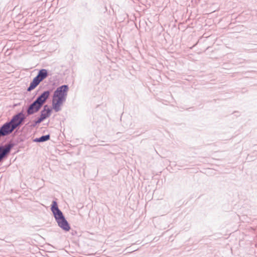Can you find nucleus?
I'll use <instances>...</instances> for the list:
<instances>
[{
  "label": "nucleus",
  "mask_w": 257,
  "mask_h": 257,
  "mask_svg": "<svg viewBox=\"0 0 257 257\" xmlns=\"http://www.w3.org/2000/svg\"><path fill=\"white\" fill-rule=\"evenodd\" d=\"M49 75H51V73L48 70L46 69H41L39 70L36 76L42 82Z\"/></svg>",
  "instance_id": "6e6552de"
},
{
  "label": "nucleus",
  "mask_w": 257,
  "mask_h": 257,
  "mask_svg": "<svg viewBox=\"0 0 257 257\" xmlns=\"http://www.w3.org/2000/svg\"><path fill=\"white\" fill-rule=\"evenodd\" d=\"M17 146L14 141L11 140L5 145L0 146V154L4 158L6 159L10 154L12 149Z\"/></svg>",
  "instance_id": "39448f33"
},
{
  "label": "nucleus",
  "mask_w": 257,
  "mask_h": 257,
  "mask_svg": "<svg viewBox=\"0 0 257 257\" xmlns=\"http://www.w3.org/2000/svg\"><path fill=\"white\" fill-rule=\"evenodd\" d=\"M43 106L35 99L32 103L27 104L26 107V114H24L26 117L33 115L39 112Z\"/></svg>",
  "instance_id": "20e7f679"
},
{
  "label": "nucleus",
  "mask_w": 257,
  "mask_h": 257,
  "mask_svg": "<svg viewBox=\"0 0 257 257\" xmlns=\"http://www.w3.org/2000/svg\"><path fill=\"white\" fill-rule=\"evenodd\" d=\"M40 82L41 81L36 76H35L31 81L29 86L27 87V91L30 92L34 90L39 85Z\"/></svg>",
  "instance_id": "1a4fd4ad"
},
{
  "label": "nucleus",
  "mask_w": 257,
  "mask_h": 257,
  "mask_svg": "<svg viewBox=\"0 0 257 257\" xmlns=\"http://www.w3.org/2000/svg\"><path fill=\"white\" fill-rule=\"evenodd\" d=\"M3 160H4V158L2 157V156L0 154V162L2 161Z\"/></svg>",
  "instance_id": "ddd939ff"
},
{
  "label": "nucleus",
  "mask_w": 257,
  "mask_h": 257,
  "mask_svg": "<svg viewBox=\"0 0 257 257\" xmlns=\"http://www.w3.org/2000/svg\"><path fill=\"white\" fill-rule=\"evenodd\" d=\"M53 106H49L48 104H45L43 106L42 109L40 112V115L38 117L42 121H44L46 119L49 117L53 111Z\"/></svg>",
  "instance_id": "423d86ee"
},
{
  "label": "nucleus",
  "mask_w": 257,
  "mask_h": 257,
  "mask_svg": "<svg viewBox=\"0 0 257 257\" xmlns=\"http://www.w3.org/2000/svg\"><path fill=\"white\" fill-rule=\"evenodd\" d=\"M43 122L38 117H37L35 119L33 120L32 123L30 124V122H28L26 124V126H29L31 128H34L36 127L37 125L40 124Z\"/></svg>",
  "instance_id": "9b49d317"
},
{
  "label": "nucleus",
  "mask_w": 257,
  "mask_h": 257,
  "mask_svg": "<svg viewBox=\"0 0 257 257\" xmlns=\"http://www.w3.org/2000/svg\"><path fill=\"white\" fill-rule=\"evenodd\" d=\"M50 139V135L47 134L45 135H42L40 137L36 138L33 140L34 142L36 143H43L46 142Z\"/></svg>",
  "instance_id": "9d476101"
},
{
  "label": "nucleus",
  "mask_w": 257,
  "mask_h": 257,
  "mask_svg": "<svg viewBox=\"0 0 257 257\" xmlns=\"http://www.w3.org/2000/svg\"><path fill=\"white\" fill-rule=\"evenodd\" d=\"M39 90H37L36 92H35V95L37 94Z\"/></svg>",
  "instance_id": "2eb2a0df"
},
{
  "label": "nucleus",
  "mask_w": 257,
  "mask_h": 257,
  "mask_svg": "<svg viewBox=\"0 0 257 257\" xmlns=\"http://www.w3.org/2000/svg\"><path fill=\"white\" fill-rule=\"evenodd\" d=\"M14 141H15L16 145H18L19 143L24 141V139L22 137L19 136Z\"/></svg>",
  "instance_id": "f8f14e48"
},
{
  "label": "nucleus",
  "mask_w": 257,
  "mask_h": 257,
  "mask_svg": "<svg viewBox=\"0 0 257 257\" xmlns=\"http://www.w3.org/2000/svg\"><path fill=\"white\" fill-rule=\"evenodd\" d=\"M25 107L22 110L14 115L10 120L6 121L0 126V135L5 137L12 134L18 127L21 125L24 120L26 118L24 114Z\"/></svg>",
  "instance_id": "f257e3e1"
},
{
  "label": "nucleus",
  "mask_w": 257,
  "mask_h": 257,
  "mask_svg": "<svg viewBox=\"0 0 257 257\" xmlns=\"http://www.w3.org/2000/svg\"><path fill=\"white\" fill-rule=\"evenodd\" d=\"M255 146H257V145H255Z\"/></svg>",
  "instance_id": "dca6fc26"
},
{
  "label": "nucleus",
  "mask_w": 257,
  "mask_h": 257,
  "mask_svg": "<svg viewBox=\"0 0 257 257\" xmlns=\"http://www.w3.org/2000/svg\"><path fill=\"white\" fill-rule=\"evenodd\" d=\"M200 0H198V1H199Z\"/></svg>",
  "instance_id": "f3484780"
},
{
  "label": "nucleus",
  "mask_w": 257,
  "mask_h": 257,
  "mask_svg": "<svg viewBox=\"0 0 257 257\" xmlns=\"http://www.w3.org/2000/svg\"><path fill=\"white\" fill-rule=\"evenodd\" d=\"M69 86L67 84H63L58 87L54 91L53 96L52 106L55 112H58L61 110V107L66 101Z\"/></svg>",
  "instance_id": "f03ea898"
},
{
  "label": "nucleus",
  "mask_w": 257,
  "mask_h": 257,
  "mask_svg": "<svg viewBox=\"0 0 257 257\" xmlns=\"http://www.w3.org/2000/svg\"><path fill=\"white\" fill-rule=\"evenodd\" d=\"M50 209L58 226L65 232L69 231L71 229L70 225L62 211L59 208L56 200L52 201Z\"/></svg>",
  "instance_id": "7ed1b4c3"
},
{
  "label": "nucleus",
  "mask_w": 257,
  "mask_h": 257,
  "mask_svg": "<svg viewBox=\"0 0 257 257\" xmlns=\"http://www.w3.org/2000/svg\"><path fill=\"white\" fill-rule=\"evenodd\" d=\"M105 11H107V8H106V6H105Z\"/></svg>",
  "instance_id": "4468645a"
},
{
  "label": "nucleus",
  "mask_w": 257,
  "mask_h": 257,
  "mask_svg": "<svg viewBox=\"0 0 257 257\" xmlns=\"http://www.w3.org/2000/svg\"><path fill=\"white\" fill-rule=\"evenodd\" d=\"M53 90V88H50L44 91L36 97V99L43 105L47 100L50 98Z\"/></svg>",
  "instance_id": "0eeeda50"
}]
</instances>
